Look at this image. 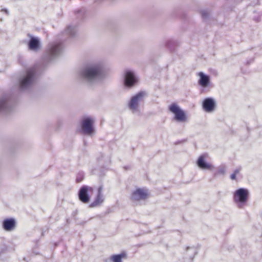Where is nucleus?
Listing matches in <instances>:
<instances>
[{"instance_id":"nucleus-11","label":"nucleus","mask_w":262,"mask_h":262,"mask_svg":"<svg viewBox=\"0 0 262 262\" xmlns=\"http://www.w3.org/2000/svg\"><path fill=\"white\" fill-rule=\"evenodd\" d=\"M148 196V191L146 189L139 188L134 191L132 194V200L137 202L145 200Z\"/></svg>"},{"instance_id":"nucleus-17","label":"nucleus","mask_w":262,"mask_h":262,"mask_svg":"<svg viewBox=\"0 0 262 262\" xmlns=\"http://www.w3.org/2000/svg\"><path fill=\"white\" fill-rule=\"evenodd\" d=\"M15 221L13 219H7L3 222V227L6 231H12L15 227Z\"/></svg>"},{"instance_id":"nucleus-10","label":"nucleus","mask_w":262,"mask_h":262,"mask_svg":"<svg viewBox=\"0 0 262 262\" xmlns=\"http://www.w3.org/2000/svg\"><path fill=\"white\" fill-rule=\"evenodd\" d=\"M138 81V78L132 71H125L124 75V84L126 87L131 88Z\"/></svg>"},{"instance_id":"nucleus-5","label":"nucleus","mask_w":262,"mask_h":262,"mask_svg":"<svg viewBox=\"0 0 262 262\" xmlns=\"http://www.w3.org/2000/svg\"><path fill=\"white\" fill-rule=\"evenodd\" d=\"M168 109L169 111L174 114V119L180 122H184L187 121V116L185 112L182 110L176 103L171 104Z\"/></svg>"},{"instance_id":"nucleus-16","label":"nucleus","mask_w":262,"mask_h":262,"mask_svg":"<svg viewBox=\"0 0 262 262\" xmlns=\"http://www.w3.org/2000/svg\"><path fill=\"white\" fill-rule=\"evenodd\" d=\"M29 49L32 51H37L40 48V41L39 38L35 37H31L29 43Z\"/></svg>"},{"instance_id":"nucleus-13","label":"nucleus","mask_w":262,"mask_h":262,"mask_svg":"<svg viewBox=\"0 0 262 262\" xmlns=\"http://www.w3.org/2000/svg\"><path fill=\"white\" fill-rule=\"evenodd\" d=\"M215 107V102L212 98H207L203 102V108L207 112H212Z\"/></svg>"},{"instance_id":"nucleus-4","label":"nucleus","mask_w":262,"mask_h":262,"mask_svg":"<svg viewBox=\"0 0 262 262\" xmlns=\"http://www.w3.org/2000/svg\"><path fill=\"white\" fill-rule=\"evenodd\" d=\"M146 94L144 92H140L133 96L128 102V107L133 113H139L140 111V104L144 101Z\"/></svg>"},{"instance_id":"nucleus-15","label":"nucleus","mask_w":262,"mask_h":262,"mask_svg":"<svg viewBox=\"0 0 262 262\" xmlns=\"http://www.w3.org/2000/svg\"><path fill=\"white\" fill-rule=\"evenodd\" d=\"M11 107V101L7 96L0 98V112H6Z\"/></svg>"},{"instance_id":"nucleus-3","label":"nucleus","mask_w":262,"mask_h":262,"mask_svg":"<svg viewBox=\"0 0 262 262\" xmlns=\"http://www.w3.org/2000/svg\"><path fill=\"white\" fill-rule=\"evenodd\" d=\"M62 49L63 45L60 41H52L47 46L44 58L47 60H50L58 56Z\"/></svg>"},{"instance_id":"nucleus-18","label":"nucleus","mask_w":262,"mask_h":262,"mask_svg":"<svg viewBox=\"0 0 262 262\" xmlns=\"http://www.w3.org/2000/svg\"><path fill=\"white\" fill-rule=\"evenodd\" d=\"M126 255L124 252H122L119 254H114L110 257V260L111 262H122L123 259L126 258Z\"/></svg>"},{"instance_id":"nucleus-9","label":"nucleus","mask_w":262,"mask_h":262,"mask_svg":"<svg viewBox=\"0 0 262 262\" xmlns=\"http://www.w3.org/2000/svg\"><path fill=\"white\" fill-rule=\"evenodd\" d=\"M208 158V156L206 154L201 155L196 161V164L201 169L212 171L215 169V167L212 163L207 162Z\"/></svg>"},{"instance_id":"nucleus-21","label":"nucleus","mask_w":262,"mask_h":262,"mask_svg":"<svg viewBox=\"0 0 262 262\" xmlns=\"http://www.w3.org/2000/svg\"><path fill=\"white\" fill-rule=\"evenodd\" d=\"M186 252L189 258L192 259L196 254V249L193 247H187L186 249Z\"/></svg>"},{"instance_id":"nucleus-22","label":"nucleus","mask_w":262,"mask_h":262,"mask_svg":"<svg viewBox=\"0 0 262 262\" xmlns=\"http://www.w3.org/2000/svg\"><path fill=\"white\" fill-rule=\"evenodd\" d=\"M239 169H235L233 173H232L230 176V178L231 180H236V176L239 173Z\"/></svg>"},{"instance_id":"nucleus-2","label":"nucleus","mask_w":262,"mask_h":262,"mask_svg":"<svg viewBox=\"0 0 262 262\" xmlns=\"http://www.w3.org/2000/svg\"><path fill=\"white\" fill-rule=\"evenodd\" d=\"M43 69V66L40 64H36L28 69L26 74L19 80L20 89L23 91L31 88L35 83L37 75Z\"/></svg>"},{"instance_id":"nucleus-25","label":"nucleus","mask_w":262,"mask_h":262,"mask_svg":"<svg viewBox=\"0 0 262 262\" xmlns=\"http://www.w3.org/2000/svg\"><path fill=\"white\" fill-rule=\"evenodd\" d=\"M174 43V42L172 40H168L166 43V46L167 48H170L171 46Z\"/></svg>"},{"instance_id":"nucleus-23","label":"nucleus","mask_w":262,"mask_h":262,"mask_svg":"<svg viewBox=\"0 0 262 262\" xmlns=\"http://www.w3.org/2000/svg\"><path fill=\"white\" fill-rule=\"evenodd\" d=\"M83 177H84V174L82 172L79 173L77 176L76 181L77 182H81L83 180Z\"/></svg>"},{"instance_id":"nucleus-6","label":"nucleus","mask_w":262,"mask_h":262,"mask_svg":"<svg viewBox=\"0 0 262 262\" xmlns=\"http://www.w3.org/2000/svg\"><path fill=\"white\" fill-rule=\"evenodd\" d=\"M233 202L238 208H244L246 205V189L239 188L233 193Z\"/></svg>"},{"instance_id":"nucleus-7","label":"nucleus","mask_w":262,"mask_h":262,"mask_svg":"<svg viewBox=\"0 0 262 262\" xmlns=\"http://www.w3.org/2000/svg\"><path fill=\"white\" fill-rule=\"evenodd\" d=\"M94 118L92 117H86L82 119L81 125L83 134L91 136L94 133Z\"/></svg>"},{"instance_id":"nucleus-1","label":"nucleus","mask_w":262,"mask_h":262,"mask_svg":"<svg viewBox=\"0 0 262 262\" xmlns=\"http://www.w3.org/2000/svg\"><path fill=\"white\" fill-rule=\"evenodd\" d=\"M103 63L95 61L85 65L80 71V76L84 81L93 83L99 79L102 75Z\"/></svg>"},{"instance_id":"nucleus-14","label":"nucleus","mask_w":262,"mask_h":262,"mask_svg":"<svg viewBox=\"0 0 262 262\" xmlns=\"http://www.w3.org/2000/svg\"><path fill=\"white\" fill-rule=\"evenodd\" d=\"M198 76L199 77L198 80L199 84L203 88H207L210 84V79L209 76L204 74L202 72L198 73Z\"/></svg>"},{"instance_id":"nucleus-19","label":"nucleus","mask_w":262,"mask_h":262,"mask_svg":"<svg viewBox=\"0 0 262 262\" xmlns=\"http://www.w3.org/2000/svg\"><path fill=\"white\" fill-rule=\"evenodd\" d=\"M226 167L225 164H221L217 167L216 170L214 172V176L224 175L226 173Z\"/></svg>"},{"instance_id":"nucleus-20","label":"nucleus","mask_w":262,"mask_h":262,"mask_svg":"<svg viewBox=\"0 0 262 262\" xmlns=\"http://www.w3.org/2000/svg\"><path fill=\"white\" fill-rule=\"evenodd\" d=\"M76 31L77 30L75 26H69L65 30V33L69 35L70 36H73L75 34Z\"/></svg>"},{"instance_id":"nucleus-8","label":"nucleus","mask_w":262,"mask_h":262,"mask_svg":"<svg viewBox=\"0 0 262 262\" xmlns=\"http://www.w3.org/2000/svg\"><path fill=\"white\" fill-rule=\"evenodd\" d=\"M93 187L84 185L82 186L78 191V198L79 200L83 203H88L91 199V195L93 193Z\"/></svg>"},{"instance_id":"nucleus-12","label":"nucleus","mask_w":262,"mask_h":262,"mask_svg":"<svg viewBox=\"0 0 262 262\" xmlns=\"http://www.w3.org/2000/svg\"><path fill=\"white\" fill-rule=\"evenodd\" d=\"M103 188L102 186H99L97 190V194L94 201L90 204L89 207L94 208L101 205L104 200V197L102 193Z\"/></svg>"},{"instance_id":"nucleus-24","label":"nucleus","mask_w":262,"mask_h":262,"mask_svg":"<svg viewBox=\"0 0 262 262\" xmlns=\"http://www.w3.org/2000/svg\"><path fill=\"white\" fill-rule=\"evenodd\" d=\"M201 14H202V17L204 19L206 18L208 16V15H209V13L206 10H203V11H202Z\"/></svg>"},{"instance_id":"nucleus-26","label":"nucleus","mask_w":262,"mask_h":262,"mask_svg":"<svg viewBox=\"0 0 262 262\" xmlns=\"http://www.w3.org/2000/svg\"><path fill=\"white\" fill-rule=\"evenodd\" d=\"M1 12L5 13L6 14L8 15L9 14V11L7 9H2L1 10Z\"/></svg>"}]
</instances>
